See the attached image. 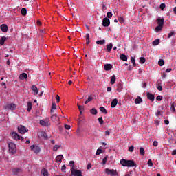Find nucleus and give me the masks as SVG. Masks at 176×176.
I'll return each mask as SVG.
<instances>
[{"instance_id": "1", "label": "nucleus", "mask_w": 176, "mask_h": 176, "mask_svg": "<svg viewBox=\"0 0 176 176\" xmlns=\"http://www.w3.org/2000/svg\"><path fill=\"white\" fill-rule=\"evenodd\" d=\"M120 164L122 165L123 167H137V164H135V162L131 160H128L122 159L120 160Z\"/></svg>"}, {"instance_id": "2", "label": "nucleus", "mask_w": 176, "mask_h": 176, "mask_svg": "<svg viewBox=\"0 0 176 176\" xmlns=\"http://www.w3.org/2000/svg\"><path fill=\"white\" fill-rule=\"evenodd\" d=\"M8 151L12 155H14L17 153V148H16V144L13 142H9L8 143Z\"/></svg>"}, {"instance_id": "3", "label": "nucleus", "mask_w": 176, "mask_h": 176, "mask_svg": "<svg viewBox=\"0 0 176 176\" xmlns=\"http://www.w3.org/2000/svg\"><path fill=\"white\" fill-rule=\"evenodd\" d=\"M70 171L72 173V175H73V176H83L82 175V171L81 170H76L74 167L71 168Z\"/></svg>"}, {"instance_id": "4", "label": "nucleus", "mask_w": 176, "mask_h": 176, "mask_svg": "<svg viewBox=\"0 0 176 176\" xmlns=\"http://www.w3.org/2000/svg\"><path fill=\"white\" fill-rule=\"evenodd\" d=\"M40 124L44 127H49V125L50 124V120L49 118L41 120Z\"/></svg>"}, {"instance_id": "5", "label": "nucleus", "mask_w": 176, "mask_h": 176, "mask_svg": "<svg viewBox=\"0 0 176 176\" xmlns=\"http://www.w3.org/2000/svg\"><path fill=\"white\" fill-rule=\"evenodd\" d=\"M51 120L54 122V123H56V124H61V122H60V118L57 116V114H54L52 116Z\"/></svg>"}, {"instance_id": "6", "label": "nucleus", "mask_w": 176, "mask_h": 176, "mask_svg": "<svg viewBox=\"0 0 176 176\" xmlns=\"http://www.w3.org/2000/svg\"><path fill=\"white\" fill-rule=\"evenodd\" d=\"M31 151H34V153H36V155H37V153H39V152H41V147H39V146H36V145H32L30 146Z\"/></svg>"}, {"instance_id": "7", "label": "nucleus", "mask_w": 176, "mask_h": 176, "mask_svg": "<svg viewBox=\"0 0 176 176\" xmlns=\"http://www.w3.org/2000/svg\"><path fill=\"white\" fill-rule=\"evenodd\" d=\"M18 131L20 133V134H25L28 130H27V128L23 125H20L18 126Z\"/></svg>"}, {"instance_id": "8", "label": "nucleus", "mask_w": 176, "mask_h": 176, "mask_svg": "<svg viewBox=\"0 0 176 176\" xmlns=\"http://www.w3.org/2000/svg\"><path fill=\"white\" fill-rule=\"evenodd\" d=\"M110 24H111V21L109 20V19L105 17L102 19L103 27H109Z\"/></svg>"}, {"instance_id": "9", "label": "nucleus", "mask_w": 176, "mask_h": 176, "mask_svg": "<svg viewBox=\"0 0 176 176\" xmlns=\"http://www.w3.org/2000/svg\"><path fill=\"white\" fill-rule=\"evenodd\" d=\"M17 108V106H16V104L10 103L6 106V109H10V111H14Z\"/></svg>"}, {"instance_id": "10", "label": "nucleus", "mask_w": 176, "mask_h": 176, "mask_svg": "<svg viewBox=\"0 0 176 176\" xmlns=\"http://www.w3.org/2000/svg\"><path fill=\"white\" fill-rule=\"evenodd\" d=\"M12 137H13L14 140H16V141L19 140H21V141H23V140H24V138L20 136L19 134L14 132L12 133Z\"/></svg>"}, {"instance_id": "11", "label": "nucleus", "mask_w": 176, "mask_h": 176, "mask_svg": "<svg viewBox=\"0 0 176 176\" xmlns=\"http://www.w3.org/2000/svg\"><path fill=\"white\" fill-rule=\"evenodd\" d=\"M105 173L108 175H112V176L116 175V173L115 172V170H111L109 168H106L105 169Z\"/></svg>"}, {"instance_id": "12", "label": "nucleus", "mask_w": 176, "mask_h": 176, "mask_svg": "<svg viewBox=\"0 0 176 176\" xmlns=\"http://www.w3.org/2000/svg\"><path fill=\"white\" fill-rule=\"evenodd\" d=\"M156 21L158 25H160L162 27L164 25V18H158L157 19Z\"/></svg>"}, {"instance_id": "13", "label": "nucleus", "mask_w": 176, "mask_h": 176, "mask_svg": "<svg viewBox=\"0 0 176 176\" xmlns=\"http://www.w3.org/2000/svg\"><path fill=\"white\" fill-rule=\"evenodd\" d=\"M146 96H147L148 100H150V101H152V102H153V101H155V95L154 94H152L148 92V93H147Z\"/></svg>"}, {"instance_id": "14", "label": "nucleus", "mask_w": 176, "mask_h": 176, "mask_svg": "<svg viewBox=\"0 0 176 176\" xmlns=\"http://www.w3.org/2000/svg\"><path fill=\"white\" fill-rule=\"evenodd\" d=\"M14 175H19V173H21V168H13L12 170Z\"/></svg>"}, {"instance_id": "15", "label": "nucleus", "mask_w": 176, "mask_h": 176, "mask_svg": "<svg viewBox=\"0 0 176 176\" xmlns=\"http://www.w3.org/2000/svg\"><path fill=\"white\" fill-rule=\"evenodd\" d=\"M63 159H64V156H63V155H58L56 157V163H61Z\"/></svg>"}, {"instance_id": "16", "label": "nucleus", "mask_w": 176, "mask_h": 176, "mask_svg": "<svg viewBox=\"0 0 176 176\" xmlns=\"http://www.w3.org/2000/svg\"><path fill=\"white\" fill-rule=\"evenodd\" d=\"M116 105H118V99L115 98L112 100V102L111 103V108H115L116 107Z\"/></svg>"}, {"instance_id": "17", "label": "nucleus", "mask_w": 176, "mask_h": 176, "mask_svg": "<svg viewBox=\"0 0 176 176\" xmlns=\"http://www.w3.org/2000/svg\"><path fill=\"white\" fill-rule=\"evenodd\" d=\"M113 68V66L111 64H105L104 66V71H110V69Z\"/></svg>"}, {"instance_id": "18", "label": "nucleus", "mask_w": 176, "mask_h": 176, "mask_svg": "<svg viewBox=\"0 0 176 176\" xmlns=\"http://www.w3.org/2000/svg\"><path fill=\"white\" fill-rule=\"evenodd\" d=\"M1 30L3 32H8V25L6 24H2L1 25Z\"/></svg>"}, {"instance_id": "19", "label": "nucleus", "mask_w": 176, "mask_h": 176, "mask_svg": "<svg viewBox=\"0 0 176 176\" xmlns=\"http://www.w3.org/2000/svg\"><path fill=\"white\" fill-rule=\"evenodd\" d=\"M27 78H28V75L26 73H22L19 75V79H21V80L27 79Z\"/></svg>"}, {"instance_id": "20", "label": "nucleus", "mask_w": 176, "mask_h": 176, "mask_svg": "<svg viewBox=\"0 0 176 176\" xmlns=\"http://www.w3.org/2000/svg\"><path fill=\"white\" fill-rule=\"evenodd\" d=\"M32 90L34 91V96L38 95V87H36L35 85H32Z\"/></svg>"}, {"instance_id": "21", "label": "nucleus", "mask_w": 176, "mask_h": 176, "mask_svg": "<svg viewBox=\"0 0 176 176\" xmlns=\"http://www.w3.org/2000/svg\"><path fill=\"white\" fill-rule=\"evenodd\" d=\"M122 90H123V84L119 83L117 85V91L119 93L122 92Z\"/></svg>"}, {"instance_id": "22", "label": "nucleus", "mask_w": 176, "mask_h": 176, "mask_svg": "<svg viewBox=\"0 0 176 176\" xmlns=\"http://www.w3.org/2000/svg\"><path fill=\"white\" fill-rule=\"evenodd\" d=\"M112 47H113V44H112V43L107 45V51L111 52V51L112 50Z\"/></svg>"}, {"instance_id": "23", "label": "nucleus", "mask_w": 176, "mask_h": 176, "mask_svg": "<svg viewBox=\"0 0 176 176\" xmlns=\"http://www.w3.org/2000/svg\"><path fill=\"white\" fill-rule=\"evenodd\" d=\"M115 82H116V76L113 74L111 78L110 82L111 85H115Z\"/></svg>"}, {"instance_id": "24", "label": "nucleus", "mask_w": 176, "mask_h": 176, "mask_svg": "<svg viewBox=\"0 0 176 176\" xmlns=\"http://www.w3.org/2000/svg\"><path fill=\"white\" fill-rule=\"evenodd\" d=\"M100 111L102 112V113H104V115H107L108 113V111H107V109L104 107H100Z\"/></svg>"}, {"instance_id": "25", "label": "nucleus", "mask_w": 176, "mask_h": 176, "mask_svg": "<svg viewBox=\"0 0 176 176\" xmlns=\"http://www.w3.org/2000/svg\"><path fill=\"white\" fill-rule=\"evenodd\" d=\"M159 43H160V39L157 38L153 41L152 45L153 46H157V45H159Z\"/></svg>"}, {"instance_id": "26", "label": "nucleus", "mask_w": 176, "mask_h": 176, "mask_svg": "<svg viewBox=\"0 0 176 176\" xmlns=\"http://www.w3.org/2000/svg\"><path fill=\"white\" fill-rule=\"evenodd\" d=\"M142 102V98L140 96H138L135 100V104H141Z\"/></svg>"}, {"instance_id": "27", "label": "nucleus", "mask_w": 176, "mask_h": 176, "mask_svg": "<svg viewBox=\"0 0 176 176\" xmlns=\"http://www.w3.org/2000/svg\"><path fill=\"white\" fill-rule=\"evenodd\" d=\"M85 38H86V43L87 45H89V43H90V34L87 33L85 36Z\"/></svg>"}, {"instance_id": "28", "label": "nucleus", "mask_w": 176, "mask_h": 176, "mask_svg": "<svg viewBox=\"0 0 176 176\" xmlns=\"http://www.w3.org/2000/svg\"><path fill=\"white\" fill-rule=\"evenodd\" d=\"M31 109H32V103L29 102H28V112H31Z\"/></svg>"}, {"instance_id": "29", "label": "nucleus", "mask_w": 176, "mask_h": 176, "mask_svg": "<svg viewBox=\"0 0 176 176\" xmlns=\"http://www.w3.org/2000/svg\"><path fill=\"white\" fill-rule=\"evenodd\" d=\"M21 14L22 16H27V8H23L21 9Z\"/></svg>"}, {"instance_id": "30", "label": "nucleus", "mask_w": 176, "mask_h": 176, "mask_svg": "<svg viewBox=\"0 0 176 176\" xmlns=\"http://www.w3.org/2000/svg\"><path fill=\"white\" fill-rule=\"evenodd\" d=\"M6 41V37L5 36L1 37V38L0 39V45H5Z\"/></svg>"}, {"instance_id": "31", "label": "nucleus", "mask_w": 176, "mask_h": 176, "mask_svg": "<svg viewBox=\"0 0 176 176\" xmlns=\"http://www.w3.org/2000/svg\"><path fill=\"white\" fill-rule=\"evenodd\" d=\"M120 60H122V61H127V56L125 54H121Z\"/></svg>"}, {"instance_id": "32", "label": "nucleus", "mask_w": 176, "mask_h": 176, "mask_svg": "<svg viewBox=\"0 0 176 176\" xmlns=\"http://www.w3.org/2000/svg\"><path fill=\"white\" fill-rule=\"evenodd\" d=\"M140 153L142 156H144V155H145V149L144 148V147L140 148Z\"/></svg>"}, {"instance_id": "33", "label": "nucleus", "mask_w": 176, "mask_h": 176, "mask_svg": "<svg viewBox=\"0 0 176 176\" xmlns=\"http://www.w3.org/2000/svg\"><path fill=\"white\" fill-rule=\"evenodd\" d=\"M97 45H104L105 44V40H98L96 41Z\"/></svg>"}, {"instance_id": "34", "label": "nucleus", "mask_w": 176, "mask_h": 176, "mask_svg": "<svg viewBox=\"0 0 176 176\" xmlns=\"http://www.w3.org/2000/svg\"><path fill=\"white\" fill-rule=\"evenodd\" d=\"M90 113L91 115H97V109H96V108H93L90 110Z\"/></svg>"}, {"instance_id": "35", "label": "nucleus", "mask_w": 176, "mask_h": 176, "mask_svg": "<svg viewBox=\"0 0 176 176\" xmlns=\"http://www.w3.org/2000/svg\"><path fill=\"white\" fill-rule=\"evenodd\" d=\"M108 160V155L105 156L104 158L102 160V164L104 166L107 164V161Z\"/></svg>"}, {"instance_id": "36", "label": "nucleus", "mask_w": 176, "mask_h": 176, "mask_svg": "<svg viewBox=\"0 0 176 176\" xmlns=\"http://www.w3.org/2000/svg\"><path fill=\"white\" fill-rule=\"evenodd\" d=\"M131 61L133 67L137 66V64L135 63V58H134V57H131Z\"/></svg>"}, {"instance_id": "37", "label": "nucleus", "mask_w": 176, "mask_h": 176, "mask_svg": "<svg viewBox=\"0 0 176 176\" xmlns=\"http://www.w3.org/2000/svg\"><path fill=\"white\" fill-rule=\"evenodd\" d=\"M147 165L148 166V167H153V162H152V160H148Z\"/></svg>"}, {"instance_id": "38", "label": "nucleus", "mask_w": 176, "mask_h": 176, "mask_svg": "<svg viewBox=\"0 0 176 176\" xmlns=\"http://www.w3.org/2000/svg\"><path fill=\"white\" fill-rule=\"evenodd\" d=\"M41 173L44 176H47V175L49 174V172H47V170L46 169H43L41 170Z\"/></svg>"}, {"instance_id": "39", "label": "nucleus", "mask_w": 176, "mask_h": 176, "mask_svg": "<svg viewBox=\"0 0 176 176\" xmlns=\"http://www.w3.org/2000/svg\"><path fill=\"white\" fill-rule=\"evenodd\" d=\"M164 64V60L163 59H160L159 61H158V65L160 66V67H163V65Z\"/></svg>"}, {"instance_id": "40", "label": "nucleus", "mask_w": 176, "mask_h": 176, "mask_svg": "<svg viewBox=\"0 0 176 176\" xmlns=\"http://www.w3.org/2000/svg\"><path fill=\"white\" fill-rule=\"evenodd\" d=\"M174 35H175V32L174 31H171L168 35V38H171V36H174Z\"/></svg>"}, {"instance_id": "41", "label": "nucleus", "mask_w": 176, "mask_h": 176, "mask_svg": "<svg viewBox=\"0 0 176 176\" xmlns=\"http://www.w3.org/2000/svg\"><path fill=\"white\" fill-rule=\"evenodd\" d=\"M102 153V150L100 148H98L96 153V156H98L99 155H101Z\"/></svg>"}, {"instance_id": "42", "label": "nucleus", "mask_w": 176, "mask_h": 176, "mask_svg": "<svg viewBox=\"0 0 176 176\" xmlns=\"http://www.w3.org/2000/svg\"><path fill=\"white\" fill-rule=\"evenodd\" d=\"M146 60L145 59L144 57H140V63H141V64H144Z\"/></svg>"}, {"instance_id": "43", "label": "nucleus", "mask_w": 176, "mask_h": 176, "mask_svg": "<svg viewBox=\"0 0 176 176\" xmlns=\"http://www.w3.org/2000/svg\"><path fill=\"white\" fill-rule=\"evenodd\" d=\"M58 149H60V145H55L54 146V152H57V151H58Z\"/></svg>"}, {"instance_id": "44", "label": "nucleus", "mask_w": 176, "mask_h": 176, "mask_svg": "<svg viewBox=\"0 0 176 176\" xmlns=\"http://www.w3.org/2000/svg\"><path fill=\"white\" fill-rule=\"evenodd\" d=\"M157 90H159L160 91H162V90H163V87H162V85L157 84Z\"/></svg>"}, {"instance_id": "45", "label": "nucleus", "mask_w": 176, "mask_h": 176, "mask_svg": "<svg viewBox=\"0 0 176 176\" xmlns=\"http://www.w3.org/2000/svg\"><path fill=\"white\" fill-rule=\"evenodd\" d=\"M118 21H120L121 24L124 23V19H123V16L118 17Z\"/></svg>"}, {"instance_id": "46", "label": "nucleus", "mask_w": 176, "mask_h": 176, "mask_svg": "<svg viewBox=\"0 0 176 176\" xmlns=\"http://www.w3.org/2000/svg\"><path fill=\"white\" fill-rule=\"evenodd\" d=\"M162 28H163V26H160V25H157L156 28H155V31H162Z\"/></svg>"}, {"instance_id": "47", "label": "nucleus", "mask_w": 176, "mask_h": 176, "mask_svg": "<svg viewBox=\"0 0 176 176\" xmlns=\"http://www.w3.org/2000/svg\"><path fill=\"white\" fill-rule=\"evenodd\" d=\"M98 122H99L100 124H104V120H102V117H100L98 118Z\"/></svg>"}, {"instance_id": "48", "label": "nucleus", "mask_w": 176, "mask_h": 176, "mask_svg": "<svg viewBox=\"0 0 176 176\" xmlns=\"http://www.w3.org/2000/svg\"><path fill=\"white\" fill-rule=\"evenodd\" d=\"M75 162H74V161H70L69 162V165L72 166V168H75Z\"/></svg>"}, {"instance_id": "49", "label": "nucleus", "mask_w": 176, "mask_h": 176, "mask_svg": "<svg viewBox=\"0 0 176 176\" xmlns=\"http://www.w3.org/2000/svg\"><path fill=\"white\" fill-rule=\"evenodd\" d=\"M78 108L80 111V112H82V111H85V108L79 104H78Z\"/></svg>"}, {"instance_id": "50", "label": "nucleus", "mask_w": 176, "mask_h": 176, "mask_svg": "<svg viewBox=\"0 0 176 176\" xmlns=\"http://www.w3.org/2000/svg\"><path fill=\"white\" fill-rule=\"evenodd\" d=\"M42 137H43L45 140H47L49 138V137H47V134L45 132L42 133Z\"/></svg>"}, {"instance_id": "51", "label": "nucleus", "mask_w": 176, "mask_h": 176, "mask_svg": "<svg viewBox=\"0 0 176 176\" xmlns=\"http://www.w3.org/2000/svg\"><path fill=\"white\" fill-rule=\"evenodd\" d=\"M104 135H108V136L111 135V129L106 131L104 132Z\"/></svg>"}, {"instance_id": "52", "label": "nucleus", "mask_w": 176, "mask_h": 176, "mask_svg": "<svg viewBox=\"0 0 176 176\" xmlns=\"http://www.w3.org/2000/svg\"><path fill=\"white\" fill-rule=\"evenodd\" d=\"M156 100H157V101H162L163 100V96H157Z\"/></svg>"}, {"instance_id": "53", "label": "nucleus", "mask_w": 176, "mask_h": 176, "mask_svg": "<svg viewBox=\"0 0 176 176\" xmlns=\"http://www.w3.org/2000/svg\"><path fill=\"white\" fill-rule=\"evenodd\" d=\"M107 16L108 19H111V17H112V16H113V14L111 12H108L107 13Z\"/></svg>"}, {"instance_id": "54", "label": "nucleus", "mask_w": 176, "mask_h": 176, "mask_svg": "<svg viewBox=\"0 0 176 176\" xmlns=\"http://www.w3.org/2000/svg\"><path fill=\"white\" fill-rule=\"evenodd\" d=\"M166 8V4L165 3H161L160 5V9L162 10H164V8Z\"/></svg>"}, {"instance_id": "55", "label": "nucleus", "mask_w": 176, "mask_h": 176, "mask_svg": "<svg viewBox=\"0 0 176 176\" xmlns=\"http://www.w3.org/2000/svg\"><path fill=\"white\" fill-rule=\"evenodd\" d=\"M56 107H57V105L54 102H53L52 104V108L51 109H57Z\"/></svg>"}, {"instance_id": "56", "label": "nucleus", "mask_w": 176, "mask_h": 176, "mask_svg": "<svg viewBox=\"0 0 176 176\" xmlns=\"http://www.w3.org/2000/svg\"><path fill=\"white\" fill-rule=\"evenodd\" d=\"M170 109H171V111H172L173 112L175 111V106H174V104H172L170 105Z\"/></svg>"}, {"instance_id": "57", "label": "nucleus", "mask_w": 176, "mask_h": 176, "mask_svg": "<svg viewBox=\"0 0 176 176\" xmlns=\"http://www.w3.org/2000/svg\"><path fill=\"white\" fill-rule=\"evenodd\" d=\"M56 100L57 104H58V102H60V96L56 95Z\"/></svg>"}, {"instance_id": "58", "label": "nucleus", "mask_w": 176, "mask_h": 176, "mask_svg": "<svg viewBox=\"0 0 176 176\" xmlns=\"http://www.w3.org/2000/svg\"><path fill=\"white\" fill-rule=\"evenodd\" d=\"M163 115V112H162V111H157V113H156V116H162Z\"/></svg>"}, {"instance_id": "59", "label": "nucleus", "mask_w": 176, "mask_h": 176, "mask_svg": "<svg viewBox=\"0 0 176 176\" xmlns=\"http://www.w3.org/2000/svg\"><path fill=\"white\" fill-rule=\"evenodd\" d=\"M65 129H66V130H70L71 129V125L65 124Z\"/></svg>"}, {"instance_id": "60", "label": "nucleus", "mask_w": 176, "mask_h": 176, "mask_svg": "<svg viewBox=\"0 0 176 176\" xmlns=\"http://www.w3.org/2000/svg\"><path fill=\"white\" fill-rule=\"evenodd\" d=\"M129 152H133L134 151V146H131L129 148Z\"/></svg>"}, {"instance_id": "61", "label": "nucleus", "mask_w": 176, "mask_h": 176, "mask_svg": "<svg viewBox=\"0 0 176 176\" xmlns=\"http://www.w3.org/2000/svg\"><path fill=\"white\" fill-rule=\"evenodd\" d=\"M153 146H157V145H159V142H157V141H154L153 142Z\"/></svg>"}, {"instance_id": "62", "label": "nucleus", "mask_w": 176, "mask_h": 176, "mask_svg": "<svg viewBox=\"0 0 176 176\" xmlns=\"http://www.w3.org/2000/svg\"><path fill=\"white\" fill-rule=\"evenodd\" d=\"M88 102H91V101H93V97L91 96L88 97V99L87 100Z\"/></svg>"}, {"instance_id": "63", "label": "nucleus", "mask_w": 176, "mask_h": 176, "mask_svg": "<svg viewBox=\"0 0 176 176\" xmlns=\"http://www.w3.org/2000/svg\"><path fill=\"white\" fill-rule=\"evenodd\" d=\"M171 155H172L173 156H175V155H176V149H175V150H173V151H172Z\"/></svg>"}, {"instance_id": "64", "label": "nucleus", "mask_w": 176, "mask_h": 176, "mask_svg": "<svg viewBox=\"0 0 176 176\" xmlns=\"http://www.w3.org/2000/svg\"><path fill=\"white\" fill-rule=\"evenodd\" d=\"M87 168V170H90L91 168V164H88Z\"/></svg>"}]
</instances>
